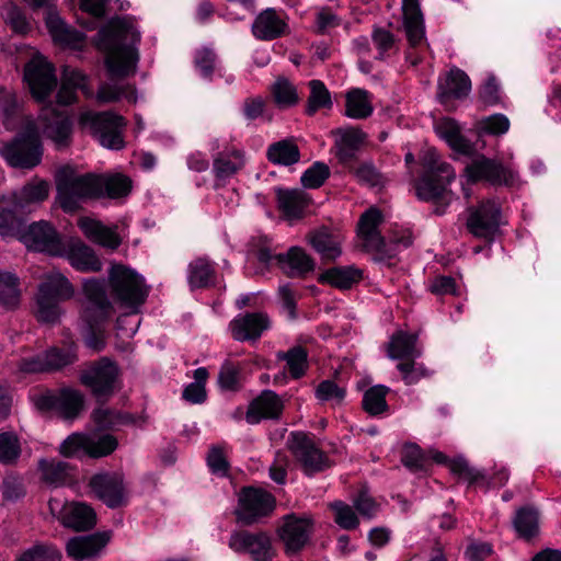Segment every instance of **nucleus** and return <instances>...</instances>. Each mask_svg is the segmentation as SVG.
<instances>
[{
  "label": "nucleus",
  "instance_id": "1",
  "mask_svg": "<svg viewBox=\"0 0 561 561\" xmlns=\"http://www.w3.org/2000/svg\"><path fill=\"white\" fill-rule=\"evenodd\" d=\"M130 190L131 181L122 174H79L71 167H64L56 175V203L65 213L77 211L87 199L119 198Z\"/></svg>",
  "mask_w": 561,
  "mask_h": 561
},
{
  "label": "nucleus",
  "instance_id": "2",
  "mask_svg": "<svg viewBox=\"0 0 561 561\" xmlns=\"http://www.w3.org/2000/svg\"><path fill=\"white\" fill-rule=\"evenodd\" d=\"M106 51L105 65L112 79L128 77L138 61L137 44L140 34L130 19L114 20L101 32Z\"/></svg>",
  "mask_w": 561,
  "mask_h": 561
},
{
  "label": "nucleus",
  "instance_id": "3",
  "mask_svg": "<svg viewBox=\"0 0 561 561\" xmlns=\"http://www.w3.org/2000/svg\"><path fill=\"white\" fill-rule=\"evenodd\" d=\"M420 161L423 171L414 182L415 195L423 202L435 203V213L442 215L453 199L448 185L455 180L456 172L448 162L440 159L434 148L423 150Z\"/></svg>",
  "mask_w": 561,
  "mask_h": 561
},
{
  "label": "nucleus",
  "instance_id": "4",
  "mask_svg": "<svg viewBox=\"0 0 561 561\" xmlns=\"http://www.w3.org/2000/svg\"><path fill=\"white\" fill-rule=\"evenodd\" d=\"M83 291L88 299L82 319L87 323L84 333L85 345L94 352L105 348V333L100 323L106 320L113 312V306L106 293L104 280L91 278L83 283Z\"/></svg>",
  "mask_w": 561,
  "mask_h": 561
},
{
  "label": "nucleus",
  "instance_id": "5",
  "mask_svg": "<svg viewBox=\"0 0 561 561\" xmlns=\"http://www.w3.org/2000/svg\"><path fill=\"white\" fill-rule=\"evenodd\" d=\"M73 293L68 278L59 272L46 275L36 294V319L43 323H56L62 313L60 304L70 299Z\"/></svg>",
  "mask_w": 561,
  "mask_h": 561
},
{
  "label": "nucleus",
  "instance_id": "6",
  "mask_svg": "<svg viewBox=\"0 0 561 561\" xmlns=\"http://www.w3.org/2000/svg\"><path fill=\"white\" fill-rule=\"evenodd\" d=\"M108 283L114 300L133 312L138 311L149 294L144 277L123 264L112 265Z\"/></svg>",
  "mask_w": 561,
  "mask_h": 561
},
{
  "label": "nucleus",
  "instance_id": "7",
  "mask_svg": "<svg viewBox=\"0 0 561 561\" xmlns=\"http://www.w3.org/2000/svg\"><path fill=\"white\" fill-rule=\"evenodd\" d=\"M0 154L11 168L32 170L43 158V145L36 131L27 129L2 144Z\"/></svg>",
  "mask_w": 561,
  "mask_h": 561
},
{
  "label": "nucleus",
  "instance_id": "8",
  "mask_svg": "<svg viewBox=\"0 0 561 561\" xmlns=\"http://www.w3.org/2000/svg\"><path fill=\"white\" fill-rule=\"evenodd\" d=\"M79 123L82 128L89 129L103 147L113 150L124 147L123 129L126 121L122 115L113 112L84 111Z\"/></svg>",
  "mask_w": 561,
  "mask_h": 561
},
{
  "label": "nucleus",
  "instance_id": "9",
  "mask_svg": "<svg viewBox=\"0 0 561 561\" xmlns=\"http://www.w3.org/2000/svg\"><path fill=\"white\" fill-rule=\"evenodd\" d=\"M118 377V365L104 356L85 365L81 370L80 381L98 401H103L114 393Z\"/></svg>",
  "mask_w": 561,
  "mask_h": 561
},
{
  "label": "nucleus",
  "instance_id": "10",
  "mask_svg": "<svg viewBox=\"0 0 561 561\" xmlns=\"http://www.w3.org/2000/svg\"><path fill=\"white\" fill-rule=\"evenodd\" d=\"M228 547L236 553L249 556L253 561H272L276 556L271 535L263 530H233Z\"/></svg>",
  "mask_w": 561,
  "mask_h": 561
},
{
  "label": "nucleus",
  "instance_id": "11",
  "mask_svg": "<svg viewBox=\"0 0 561 561\" xmlns=\"http://www.w3.org/2000/svg\"><path fill=\"white\" fill-rule=\"evenodd\" d=\"M210 150L217 151L213 158V172L215 185L219 187L244 168L245 153L241 148L221 142L220 139L210 142Z\"/></svg>",
  "mask_w": 561,
  "mask_h": 561
},
{
  "label": "nucleus",
  "instance_id": "12",
  "mask_svg": "<svg viewBox=\"0 0 561 561\" xmlns=\"http://www.w3.org/2000/svg\"><path fill=\"white\" fill-rule=\"evenodd\" d=\"M286 446L296 460L301 463L305 473L308 476L320 472L330 466L327 456L316 446L313 439L304 432H291Z\"/></svg>",
  "mask_w": 561,
  "mask_h": 561
},
{
  "label": "nucleus",
  "instance_id": "13",
  "mask_svg": "<svg viewBox=\"0 0 561 561\" xmlns=\"http://www.w3.org/2000/svg\"><path fill=\"white\" fill-rule=\"evenodd\" d=\"M501 207L494 199L480 202L469 208L467 228L477 238L492 241L501 224Z\"/></svg>",
  "mask_w": 561,
  "mask_h": 561
},
{
  "label": "nucleus",
  "instance_id": "14",
  "mask_svg": "<svg viewBox=\"0 0 561 561\" xmlns=\"http://www.w3.org/2000/svg\"><path fill=\"white\" fill-rule=\"evenodd\" d=\"M48 507L53 516H55L65 527L76 531H85L94 527L96 524V515L92 507L79 502H64L60 499H50Z\"/></svg>",
  "mask_w": 561,
  "mask_h": 561
},
{
  "label": "nucleus",
  "instance_id": "15",
  "mask_svg": "<svg viewBox=\"0 0 561 561\" xmlns=\"http://www.w3.org/2000/svg\"><path fill=\"white\" fill-rule=\"evenodd\" d=\"M275 507L274 496L255 488H243L239 495V505L236 515L244 525H252L260 518L267 516Z\"/></svg>",
  "mask_w": 561,
  "mask_h": 561
},
{
  "label": "nucleus",
  "instance_id": "16",
  "mask_svg": "<svg viewBox=\"0 0 561 561\" xmlns=\"http://www.w3.org/2000/svg\"><path fill=\"white\" fill-rule=\"evenodd\" d=\"M20 239L34 251L45 252L49 255L60 256L66 252L61 237L47 221L33 222L26 230H22Z\"/></svg>",
  "mask_w": 561,
  "mask_h": 561
},
{
  "label": "nucleus",
  "instance_id": "17",
  "mask_svg": "<svg viewBox=\"0 0 561 561\" xmlns=\"http://www.w3.org/2000/svg\"><path fill=\"white\" fill-rule=\"evenodd\" d=\"M24 79L33 98L38 102H44L57 85L53 65L42 56L32 58L25 65Z\"/></svg>",
  "mask_w": 561,
  "mask_h": 561
},
{
  "label": "nucleus",
  "instance_id": "18",
  "mask_svg": "<svg viewBox=\"0 0 561 561\" xmlns=\"http://www.w3.org/2000/svg\"><path fill=\"white\" fill-rule=\"evenodd\" d=\"M313 530V520L309 516L288 514L277 529L278 537L284 543L285 552L294 556L308 543Z\"/></svg>",
  "mask_w": 561,
  "mask_h": 561
},
{
  "label": "nucleus",
  "instance_id": "19",
  "mask_svg": "<svg viewBox=\"0 0 561 561\" xmlns=\"http://www.w3.org/2000/svg\"><path fill=\"white\" fill-rule=\"evenodd\" d=\"M83 394L79 390L71 388L46 391L39 394L35 401L39 410H55L67 420L77 417L83 409Z\"/></svg>",
  "mask_w": 561,
  "mask_h": 561
},
{
  "label": "nucleus",
  "instance_id": "20",
  "mask_svg": "<svg viewBox=\"0 0 561 561\" xmlns=\"http://www.w3.org/2000/svg\"><path fill=\"white\" fill-rule=\"evenodd\" d=\"M381 222V213L377 208L366 210L358 222V236L363 241V247L368 252L377 254V260L392 257L396 249L389 247L380 236L378 226Z\"/></svg>",
  "mask_w": 561,
  "mask_h": 561
},
{
  "label": "nucleus",
  "instance_id": "21",
  "mask_svg": "<svg viewBox=\"0 0 561 561\" xmlns=\"http://www.w3.org/2000/svg\"><path fill=\"white\" fill-rule=\"evenodd\" d=\"M43 134L59 148L67 147L71 139L72 124L66 111H59L53 103L45 104L38 116Z\"/></svg>",
  "mask_w": 561,
  "mask_h": 561
},
{
  "label": "nucleus",
  "instance_id": "22",
  "mask_svg": "<svg viewBox=\"0 0 561 561\" xmlns=\"http://www.w3.org/2000/svg\"><path fill=\"white\" fill-rule=\"evenodd\" d=\"M468 181L476 183L485 181L493 186L511 185L513 183V173L502 163L479 156L465 169Z\"/></svg>",
  "mask_w": 561,
  "mask_h": 561
},
{
  "label": "nucleus",
  "instance_id": "23",
  "mask_svg": "<svg viewBox=\"0 0 561 561\" xmlns=\"http://www.w3.org/2000/svg\"><path fill=\"white\" fill-rule=\"evenodd\" d=\"M89 485L96 497L108 507H118L123 504L125 486L122 474L110 472L94 474Z\"/></svg>",
  "mask_w": 561,
  "mask_h": 561
},
{
  "label": "nucleus",
  "instance_id": "24",
  "mask_svg": "<svg viewBox=\"0 0 561 561\" xmlns=\"http://www.w3.org/2000/svg\"><path fill=\"white\" fill-rule=\"evenodd\" d=\"M283 410L284 403L280 397L272 390H264L251 401L245 420L249 424H257L261 420H278Z\"/></svg>",
  "mask_w": 561,
  "mask_h": 561
},
{
  "label": "nucleus",
  "instance_id": "25",
  "mask_svg": "<svg viewBox=\"0 0 561 561\" xmlns=\"http://www.w3.org/2000/svg\"><path fill=\"white\" fill-rule=\"evenodd\" d=\"M471 91V81L467 73L459 68L450 69L445 78L438 81V101L447 105L451 100L466 98Z\"/></svg>",
  "mask_w": 561,
  "mask_h": 561
},
{
  "label": "nucleus",
  "instance_id": "26",
  "mask_svg": "<svg viewBox=\"0 0 561 561\" xmlns=\"http://www.w3.org/2000/svg\"><path fill=\"white\" fill-rule=\"evenodd\" d=\"M279 268L289 277L304 278L314 271V260L300 247H291L286 253L275 255Z\"/></svg>",
  "mask_w": 561,
  "mask_h": 561
},
{
  "label": "nucleus",
  "instance_id": "27",
  "mask_svg": "<svg viewBox=\"0 0 561 561\" xmlns=\"http://www.w3.org/2000/svg\"><path fill=\"white\" fill-rule=\"evenodd\" d=\"M88 77L80 70L65 66L61 73V84L57 92V103L69 105L77 99V90H81L87 98H92L93 91L87 84Z\"/></svg>",
  "mask_w": 561,
  "mask_h": 561
},
{
  "label": "nucleus",
  "instance_id": "28",
  "mask_svg": "<svg viewBox=\"0 0 561 561\" xmlns=\"http://www.w3.org/2000/svg\"><path fill=\"white\" fill-rule=\"evenodd\" d=\"M288 25L280 13L268 8L262 11L252 24L253 35L261 41H273L287 33Z\"/></svg>",
  "mask_w": 561,
  "mask_h": 561
},
{
  "label": "nucleus",
  "instance_id": "29",
  "mask_svg": "<svg viewBox=\"0 0 561 561\" xmlns=\"http://www.w3.org/2000/svg\"><path fill=\"white\" fill-rule=\"evenodd\" d=\"M308 243L320 255L322 261H335L342 254V238L327 227L310 231Z\"/></svg>",
  "mask_w": 561,
  "mask_h": 561
},
{
  "label": "nucleus",
  "instance_id": "30",
  "mask_svg": "<svg viewBox=\"0 0 561 561\" xmlns=\"http://www.w3.org/2000/svg\"><path fill=\"white\" fill-rule=\"evenodd\" d=\"M108 540L110 535L107 533L73 537L67 542L66 550L75 561H82L96 556Z\"/></svg>",
  "mask_w": 561,
  "mask_h": 561
},
{
  "label": "nucleus",
  "instance_id": "31",
  "mask_svg": "<svg viewBox=\"0 0 561 561\" xmlns=\"http://www.w3.org/2000/svg\"><path fill=\"white\" fill-rule=\"evenodd\" d=\"M267 327V317L259 312L239 316L230 323L232 336L237 341L256 340Z\"/></svg>",
  "mask_w": 561,
  "mask_h": 561
},
{
  "label": "nucleus",
  "instance_id": "32",
  "mask_svg": "<svg viewBox=\"0 0 561 561\" xmlns=\"http://www.w3.org/2000/svg\"><path fill=\"white\" fill-rule=\"evenodd\" d=\"M363 141L364 134L358 129L351 128L341 131V137L335 141V156L345 170L356 162V154Z\"/></svg>",
  "mask_w": 561,
  "mask_h": 561
},
{
  "label": "nucleus",
  "instance_id": "33",
  "mask_svg": "<svg viewBox=\"0 0 561 561\" xmlns=\"http://www.w3.org/2000/svg\"><path fill=\"white\" fill-rule=\"evenodd\" d=\"M78 227L89 240L104 248L115 250L121 244L118 234L95 219L81 217L78 219Z\"/></svg>",
  "mask_w": 561,
  "mask_h": 561
},
{
  "label": "nucleus",
  "instance_id": "34",
  "mask_svg": "<svg viewBox=\"0 0 561 561\" xmlns=\"http://www.w3.org/2000/svg\"><path fill=\"white\" fill-rule=\"evenodd\" d=\"M46 25L54 42L62 46L79 48L84 43V35L76 28L67 25L56 13H48L46 18Z\"/></svg>",
  "mask_w": 561,
  "mask_h": 561
},
{
  "label": "nucleus",
  "instance_id": "35",
  "mask_svg": "<svg viewBox=\"0 0 561 561\" xmlns=\"http://www.w3.org/2000/svg\"><path fill=\"white\" fill-rule=\"evenodd\" d=\"M46 25L54 42L62 46L79 48L84 43V35L76 28L67 25L56 13H48L46 18Z\"/></svg>",
  "mask_w": 561,
  "mask_h": 561
},
{
  "label": "nucleus",
  "instance_id": "36",
  "mask_svg": "<svg viewBox=\"0 0 561 561\" xmlns=\"http://www.w3.org/2000/svg\"><path fill=\"white\" fill-rule=\"evenodd\" d=\"M25 215L18 202L10 196L0 198V234L3 237L20 234Z\"/></svg>",
  "mask_w": 561,
  "mask_h": 561
},
{
  "label": "nucleus",
  "instance_id": "37",
  "mask_svg": "<svg viewBox=\"0 0 561 561\" xmlns=\"http://www.w3.org/2000/svg\"><path fill=\"white\" fill-rule=\"evenodd\" d=\"M48 195L49 183L45 180L33 179L10 197L18 202L22 211L28 214L32 211L33 205L41 204Z\"/></svg>",
  "mask_w": 561,
  "mask_h": 561
},
{
  "label": "nucleus",
  "instance_id": "38",
  "mask_svg": "<svg viewBox=\"0 0 561 561\" xmlns=\"http://www.w3.org/2000/svg\"><path fill=\"white\" fill-rule=\"evenodd\" d=\"M67 257L70 265L79 272L91 273L102 270V263L94 250L81 241L70 245Z\"/></svg>",
  "mask_w": 561,
  "mask_h": 561
},
{
  "label": "nucleus",
  "instance_id": "39",
  "mask_svg": "<svg viewBox=\"0 0 561 561\" xmlns=\"http://www.w3.org/2000/svg\"><path fill=\"white\" fill-rule=\"evenodd\" d=\"M417 335L407 332H398L391 337L388 345V356L392 359H416L422 351L416 346Z\"/></svg>",
  "mask_w": 561,
  "mask_h": 561
},
{
  "label": "nucleus",
  "instance_id": "40",
  "mask_svg": "<svg viewBox=\"0 0 561 561\" xmlns=\"http://www.w3.org/2000/svg\"><path fill=\"white\" fill-rule=\"evenodd\" d=\"M215 278V264L207 257H196L188 264L187 282L192 289L208 287Z\"/></svg>",
  "mask_w": 561,
  "mask_h": 561
},
{
  "label": "nucleus",
  "instance_id": "41",
  "mask_svg": "<svg viewBox=\"0 0 561 561\" xmlns=\"http://www.w3.org/2000/svg\"><path fill=\"white\" fill-rule=\"evenodd\" d=\"M42 480L54 488L65 485L71 478V466L58 459H42L38 463Z\"/></svg>",
  "mask_w": 561,
  "mask_h": 561
},
{
  "label": "nucleus",
  "instance_id": "42",
  "mask_svg": "<svg viewBox=\"0 0 561 561\" xmlns=\"http://www.w3.org/2000/svg\"><path fill=\"white\" fill-rule=\"evenodd\" d=\"M267 160L273 164L293 165L300 160V151L294 139L287 138L268 146Z\"/></svg>",
  "mask_w": 561,
  "mask_h": 561
},
{
  "label": "nucleus",
  "instance_id": "43",
  "mask_svg": "<svg viewBox=\"0 0 561 561\" xmlns=\"http://www.w3.org/2000/svg\"><path fill=\"white\" fill-rule=\"evenodd\" d=\"M278 207L289 218H299L308 206L306 194L300 190H277Z\"/></svg>",
  "mask_w": 561,
  "mask_h": 561
},
{
  "label": "nucleus",
  "instance_id": "44",
  "mask_svg": "<svg viewBox=\"0 0 561 561\" xmlns=\"http://www.w3.org/2000/svg\"><path fill=\"white\" fill-rule=\"evenodd\" d=\"M513 527L518 536L529 540L538 535L539 513L533 506H524L516 511L513 519Z\"/></svg>",
  "mask_w": 561,
  "mask_h": 561
},
{
  "label": "nucleus",
  "instance_id": "45",
  "mask_svg": "<svg viewBox=\"0 0 561 561\" xmlns=\"http://www.w3.org/2000/svg\"><path fill=\"white\" fill-rule=\"evenodd\" d=\"M362 271L354 266L333 267L323 272L318 280L328 283L340 289L351 288L353 284L359 282Z\"/></svg>",
  "mask_w": 561,
  "mask_h": 561
},
{
  "label": "nucleus",
  "instance_id": "46",
  "mask_svg": "<svg viewBox=\"0 0 561 561\" xmlns=\"http://www.w3.org/2000/svg\"><path fill=\"white\" fill-rule=\"evenodd\" d=\"M436 130L438 135L445 139L453 149L459 152L469 151L471 146L469 141L461 135L460 128L456 121L451 118L442 119L437 124Z\"/></svg>",
  "mask_w": 561,
  "mask_h": 561
},
{
  "label": "nucleus",
  "instance_id": "47",
  "mask_svg": "<svg viewBox=\"0 0 561 561\" xmlns=\"http://www.w3.org/2000/svg\"><path fill=\"white\" fill-rule=\"evenodd\" d=\"M345 107V114L356 119L366 118L373 113L368 93L360 89H354L346 94Z\"/></svg>",
  "mask_w": 561,
  "mask_h": 561
},
{
  "label": "nucleus",
  "instance_id": "48",
  "mask_svg": "<svg viewBox=\"0 0 561 561\" xmlns=\"http://www.w3.org/2000/svg\"><path fill=\"white\" fill-rule=\"evenodd\" d=\"M96 101L99 103H114L122 98L127 99L129 102H136V91L128 84L123 85L117 82H104L96 92Z\"/></svg>",
  "mask_w": 561,
  "mask_h": 561
},
{
  "label": "nucleus",
  "instance_id": "49",
  "mask_svg": "<svg viewBox=\"0 0 561 561\" xmlns=\"http://www.w3.org/2000/svg\"><path fill=\"white\" fill-rule=\"evenodd\" d=\"M275 104L279 108H287L298 103V93L295 85L285 77H279L270 88Z\"/></svg>",
  "mask_w": 561,
  "mask_h": 561
},
{
  "label": "nucleus",
  "instance_id": "50",
  "mask_svg": "<svg viewBox=\"0 0 561 561\" xmlns=\"http://www.w3.org/2000/svg\"><path fill=\"white\" fill-rule=\"evenodd\" d=\"M277 358L285 360L290 376L301 378L308 369V352L302 346H294L287 352H279Z\"/></svg>",
  "mask_w": 561,
  "mask_h": 561
},
{
  "label": "nucleus",
  "instance_id": "51",
  "mask_svg": "<svg viewBox=\"0 0 561 561\" xmlns=\"http://www.w3.org/2000/svg\"><path fill=\"white\" fill-rule=\"evenodd\" d=\"M347 171L352 173L356 181L362 185L381 187L386 183V178L370 161H364L359 164L354 163L347 169Z\"/></svg>",
  "mask_w": 561,
  "mask_h": 561
},
{
  "label": "nucleus",
  "instance_id": "52",
  "mask_svg": "<svg viewBox=\"0 0 561 561\" xmlns=\"http://www.w3.org/2000/svg\"><path fill=\"white\" fill-rule=\"evenodd\" d=\"M20 282L15 274L0 271V304L8 308L18 306L21 290Z\"/></svg>",
  "mask_w": 561,
  "mask_h": 561
},
{
  "label": "nucleus",
  "instance_id": "53",
  "mask_svg": "<svg viewBox=\"0 0 561 561\" xmlns=\"http://www.w3.org/2000/svg\"><path fill=\"white\" fill-rule=\"evenodd\" d=\"M389 388L382 385L370 387L363 397V409L369 415H379L388 410L386 396Z\"/></svg>",
  "mask_w": 561,
  "mask_h": 561
},
{
  "label": "nucleus",
  "instance_id": "54",
  "mask_svg": "<svg viewBox=\"0 0 561 561\" xmlns=\"http://www.w3.org/2000/svg\"><path fill=\"white\" fill-rule=\"evenodd\" d=\"M76 347L68 348L51 347L45 352V362H47V371L60 370L77 360Z\"/></svg>",
  "mask_w": 561,
  "mask_h": 561
},
{
  "label": "nucleus",
  "instance_id": "55",
  "mask_svg": "<svg viewBox=\"0 0 561 561\" xmlns=\"http://www.w3.org/2000/svg\"><path fill=\"white\" fill-rule=\"evenodd\" d=\"M309 88L310 95L306 110L308 115H313L319 108L330 107L332 105L330 92L323 82L320 80H311Z\"/></svg>",
  "mask_w": 561,
  "mask_h": 561
},
{
  "label": "nucleus",
  "instance_id": "56",
  "mask_svg": "<svg viewBox=\"0 0 561 561\" xmlns=\"http://www.w3.org/2000/svg\"><path fill=\"white\" fill-rule=\"evenodd\" d=\"M85 446L88 447L89 457L100 458L112 454L117 447V440L110 434L98 437L87 435Z\"/></svg>",
  "mask_w": 561,
  "mask_h": 561
},
{
  "label": "nucleus",
  "instance_id": "57",
  "mask_svg": "<svg viewBox=\"0 0 561 561\" xmlns=\"http://www.w3.org/2000/svg\"><path fill=\"white\" fill-rule=\"evenodd\" d=\"M218 58L216 53L207 47L199 48L194 54V66L198 73L207 80L213 79L217 69Z\"/></svg>",
  "mask_w": 561,
  "mask_h": 561
},
{
  "label": "nucleus",
  "instance_id": "58",
  "mask_svg": "<svg viewBox=\"0 0 561 561\" xmlns=\"http://www.w3.org/2000/svg\"><path fill=\"white\" fill-rule=\"evenodd\" d=\"M92 419L101 430L114 428L128 422L129 417L108 408H98L92 413Z\"/></svg>",
  "mask_w": 561,
  "mask_h": 561
},
{
  "label": "nucleus",
  "instance_id": "59",
  "mask_svg": "<svg viewBox=\"0 0 561 561\" xmlns=\"http://www.w3.org/2000/svg\"><path fill=\"white\" fill-rule=\"evenodd\" d=\"M18 113V101L15 94L7 89L0 88V115L7 129L15 126L14 117Z\"/></svg>",
  "mask_w": 561,
  "mask_h": 561
},
{
  "label": "nucleus",
  "instance_id": "60",
  "mask_svg": "<svg viewBox=\"0 0 561 561\" xmlns=\"http://www.w3.org/2000/svg\"><path fill=\"white\" fill-rule=\"evenodd\" d=\"M330 176V169L324 162H314L301 175V184L306 188H319Z\"/></svg>",
  "mask_w": 561,
  "mask_h": 561
},
{
  "label": "nucleus",
  "instance_id": "61",
  "mask_svg": "<svg viewBox=\"0 0 561 561\" xmlns=\"http://www.w3.org/2000/svg\"><path fill=\"white\" fill-rule=\"evenodd\" d=\"M331 510L334 512V522L343 529H355L359 520L354 510L342 501H335L330 504Z\"/></svg>",
  "mask_w": 561,
  "mask_h": 561
},
{
  "label": "nucleus",
  "instance_id": "62",
  "mask_svg": "<svg viewBox=\"0 0 561 561\" xmlns=\"http://www.w3.org/2000/svg\"><path fill=\"white\" fill-rule=\"evenodd\" d=\"M21 454V446L18 436L12 432L0 433V461L3 463L14 462Z\"/></svg>",
  "mask_w": 561,
  "mask_h": 561
},
{
  "label": "nucleus",
  "instance_id": "63",
  "mask_svg": "<svg viewBox=\"0 0 561 561\" xmlns=\"http://www.w3.org/2000/svg\"><path fill=\"white\" fill-rule=\"evenodd\" d=\"M87 435L73 433L69 435L59 446V453L68 458L88 456L85 446Z\"/></svg>",
  "mask_w": 561,
  "mask_h": 561
},
{
  "label": "nucleus",
  "instance_id": "64",
  "mask_svg": "<svg viewBox=\"0 0 561 561\" xmlns=\"http://www.w3.org/2000/svg\"><path fill=\"white\" fill-rule=\"evenodd\" d=\"M58 549L47 545H35L24 551L16 561H60Z\"/></svg>",
  "mask_w": 561,
  "mask_h": 561
}]
</instances>
